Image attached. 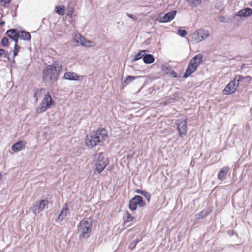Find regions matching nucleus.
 Wrapping results in <instances>:
<instances>
[{"label": "nucleus", "instance_id": "7c9ffc66", "mask_svg": "<svg viewBox=\"0 0 252 252\" xmlns=\"http://www.w3.org/2000/svg\"><path fill=\"white\" fill-rule=\"evenodd\" d=\"M8 40L7 39V38H3L2 40H1V44L3 45V46H7L8 45Z\"/></svg>", "mask_w": 252, "mask_h": 252}, {"label": "nucleus", "instance_id": "f8f14e48", "mask_svg": "<svg viewBox=\"0 0 252 252\" xmlns=\"http://www.w3.org/2000/svg\"><path fill=\"white\" fill-rule=\"evenodd\" d=\"M48 201L46 200H40L37 201L32 207V210L35 214H39L48 207Z\"/></svg>", "mask_w": 252, "mask_h": 252}, {"label": "nucleus", "instance_id": "c85d7f7f", "mask_svg": "<svg viewBox=\"0 0 252 252\" xmlns=\"http://www.w3.org/2000/svg\"><path fill=\"white\" fill-rule=\"evenodd\" d=\"M143 52V51H140L138 53H137V54H136L135 55H134L133 56V60L134 61H136L138 59H141V58H143V55L142 54V53Z\"/></svg>", "mask_w": 252, "mask_h": 252}, {"label": "nucleus", "instance_id": "412c9836", "mask_svg": "<svg viewBox=\"0 0 252 252\" xmlns=\"http://www.w3.org/2000/svg\"><path fill=\"white\" fill-rule=\"evenodd\" d=\"M155 58L152 54H146L143 57V61L145 64H152L155 62Z\"/></svg>", "mask_w": 252, "mask_h": 252}, {"label": "nucleus", "instance_id": "f704fd0d", "mask_svg": "<svg viewBox=\"0 0 252 252\" xmlns=\"http://www.w3.org/2000/svg\"><path fill=\"white\" fill-rule=\"evenodd\" d=\"M0 252H11L9 251L5 250V249H2V250L0 249Z\"/></svg>", "mask_w": 252, "mask_h": 252}, {"label": "nucleus", "instance_id": "cd10ccee", "mask_svg": "<svg viewBox=\"0 0 252 252\" xmlns=\"http://www.w3.org/2000/svg\"><path fill=\"white\" fill-rule=\"evenodd\" d=\"M188 32L185 30L179 29L178 30V34L181 37H185L187 35Z\"/></svg>", "mask_w": 252, "mask_h": 252}, {"label": "nucleus", "instance_id": "20e7f679", "mask_svg": "<svg viewBox=\"0 0 252 252\" xmlns=\"http://www.w3.org/2000/svg\"><path fill=\"white\" fill-rule=\"evenodd\" d=\"M94 163L95 171L100 173L109 165V157L104 152L98 153L95 155Z\"/></svg>", "mask_w": 252, "mask_h": 252}, {"label": "nucleus", "instance_id": "9b49d317", "mask_svg": "<svg viewBox=\"0 0 252 252\" xmlns=\"http://www.w3.org/2000/svg\"><path fill=\"white\" fill-rule=\"evenodd\" d=\"M176 10H171L158 18V21L161 23H167L172 21L177 15Z\"/></svg>", "mask_w": 252, "mask_h": 252}, {"label": "nucleus", "instance_id": "bb28decb", "mask_svg": "<svg viewBox=\"0 0 252 252\" xmlns=\"http://www.w3.org/2000/svg\"><path fill=\"white\" fill-rule=\"evenodd\" d=\"M20 47L16 43L15 46H14V48L13 50V56L14 57H16V56L18 55V53L19 52V50H20Z\"/></svg>", "mask_w": 252, "mask_h": 252}, {"label": "nucleus", "instance_id": "a878e982", "mask_svg": "<svg viewBox=\"0 0 252 252\" xmlns=\"http://www.w3.org/2000/svg\"><path fill=\"white\" fill-rule=\"evenodd\" d=\"M65 7L64 6H58L55 8L56 12L60 15H63L65 12Z\"/></svg>", "mask_w": 252, "mask_h": 252}, {"label": "nucleus", "instance_id": "aec40b11", "mask_svg": "<svg viewBox=\"0 0 252 252\" xmlns=\"http://www.w3.org/2000/svg\"><path fill=\"white\" fill-rule=\"evenodd\" d=\"M134 217L128 212H125L123 217V220L124 223H126L133 221Z\"/></svg>", "mask_w": 252, "mask_h": 252}, {"label": "nucleus", "instance_id": "58836bf2", "mask_svg": "<svg viewBox=\"0 0 252 252\" xmlns=\"http://www.w3.org/2000/svg\"><path fill=\"white\" fill-rule=\"evenodd\" d=\"M1 175L0 174V178L1 177Z\"/></svg>", "mask_w": 252, "mask_h": 252}, {"label": "nucleus", "instance_id": "4c0bfd02", "mask_svg": "<svg viewBox=\"0 0 252 252\" xmlns=\"http://www.w3.org/2000/svg\"><path fill=\"white\" fill-rule=\"evenodd\" d=\"M250 6H251L252 7V1L251 2V3H250Z\"/></svg>", "mask_w": 252, "mask_h": 252}, {"label": "nucleus", "instance_id": "4468645a", "mask_svg": "<svg viewBox=\"0 0 252 252\" xmlns=\"http://www.w3.org/2000/svg\"><path fill=\"white\" fill-rule=\"evenodd\" d=\"M203 61V56L201 54H199L194 56L189 62V63L192 66L197 68L200 65Z\"/></svg>", "mask_w": 252, "mask_h": 252}, {"label": "nucleus", "instance_id": "c756f323", "mask_svg": "<svg viewBox=\"0 0 252 252\" xmlns=\"http://www.w3.org/2000/svg\"><path fill=\"white\" fill-rule=\"evenodd\" d=\"M137 192L141 193L142 195H143L146 198V199L148 201H150L151 196H150V195L148 193H147L146 192H143V191H141V192L137 191Z\"/></svg>", "mask_w": 252, "mask_h": 252}, {"label": "nucleus", "instance_id": "2eb2a0df", "mask_svg": "<svg viewBox=\"0 0 252 252\" xmlns=\"http://www.w3.org/2000/svg\"><path fill=\"white\" fill-rule=\"evenodd\" d=\"M68 213V209L67 206H63L57 216L56 221L57 222H62L67 216Z\"/></svg>", "mask_w": 252, "mask_h": 252}, {"label": "nucleus", "instance_id": "473e14b6", "mask_svg": "<svg viewBox=\"0 0 252 252\" xmlns=\"http://www.w3.org/2000/svg\"><path fill=\"white\" fill-rule=\"evenodd\" d=\"M9 2H10L9 0H0V4H5L6 3H9Z\"/></svg>", "mask_w": 252, "mask_h": 252}, {"label": "nucleus", "instance_id": "393cba45", "mask_svg": "<svg viewBox=\"0 0 252 252\" xmlns=\"http://www.w3.org/2000/svg\"><path fill=\"white\" fill-rule=\"evenodd\" d=\"M228 171V167H224L222 168L218 173V177L220 179H222L226 175Z\"/></svg>", "mask_w": 252, "mask_h": 252}, {"label": "nucleus", "instance_id": "f3484780", "mask_svg": "<svg viewBox=\"0 0 252 252\" xmlns=\"http://www.w3.org/2000/svg\"><path fill=\"white\" fill-rule=\"evenodd\" d=\"M6 33L9 38L13 40L16 43L18 42L20 37V33L18 32L16 30H9L7 31Z\"/></svg>", "mask_w": 252, "mask_h": 252}, {"label": "nucleus", "instance_id": "72a5a7b5", "mask_svg": "<svg viewBox=\"0 0 252 252\" xmlns=\"http://www.w3.org/2000/svg\"><path fill=\"white\" fill-rule=\"evenodd\" d=\"M171 76H172V77H174V78H175V77H177V73H176V72H174V71L172 72L171 73Z\"/></svg>", "mask_w": 252, "mask_h": 252}, {"label": "nucleus", "instance_id": "e433bc0d", "mask_svg": "<svg viewBox=\"0 0 252 252\" xmlns=\"http://www.w3.org/2000/svg\"><path fill=\"white\" fill-rule=\"evenodd\" d=\"M4 23H5L4 22H2L0 23V25L1 26H3Z\"/></svg>", "mask_w": 252, "mask_h": 252}, {"label": "nucleus", "instance_id": "4be33fe9", "mask_svg": "<svg viewBox=\"0 0 252 252\" xmlns=\"http://www.w3.org/2000/svg\"><path fill=\"white\" fill-rule=\"evenodd\" d=\"M135 77L132 76H127L125 77L122 81V85L125 86L128 85L134 80Z\"/></svg>", "mask_w": 252, "mask_h": 252}, {"label": "nucleus", "instance_id": "39448f33", "mask_svg": "<svg viewBox=\"0 0 252 252\" xmlns=\"http://www.w3.org/2000/svg\"><path fill=\"white\" fill-rule=\"evenodd\" d=\"M92 226V220L91 218L83 219L78 225V230L80 236L82 237L87 238L91 232Z\"/></svg>", "mask_w": 252, "mask_h": 252}, {"label": "nucleus", "instance_id": "9d476101", "mask_svg": "<svg viewBox=\"0 0 252 252\" xmlns=\"http://www.w3.org/2000/svg\"><path fill=\"white\" fill-rule=\"evenodd\" d=\"M145 205V202L143 201L142 198L140 196H135L132 198L129 203V208L131 211H135L137 206L143 207Z\"/></svg>", "mask_w": 252, "mask_h": 252}, {"label": "nucleus", "instance_id": "423d86ee", "mask_svg": "<svg viewBox=\"0 0 252 252\" xmlns=\"http://www.w3.org/2000/svg\"><path fill=\"white\" fill-rule=\"evenodd\" d=\"M245 78L240 76H237L230 81L222 91L223 95H228L233 94L237 90L239 83Z\"/></svg>", "mask_w": 252, "mask_h": 252}, {"label": "nucleus", "instance_id": "6ab92c4d", "mask_svg": "<svg viewBox=\"0 0 252 252\" xmlns=\"http://www.w3.org/2000/svg\"><path fill=\"white\" fill-rule=\"evenodd\" d=\"M197 69L196 68L192 66L191 64L189 63H188L187 68L186 69V72H185L184 74V78H187L190 76L192 73L195 72L196 70Z\"/></svg>", "mask_w": 252, "mask_h": 252}, {"label": "nucleus", "instance_id": "f257e3e1", "mask_svg": "<svg viewBox=\"0 0 252 252\" xmlns=\"http://www.w3.org/2000/svg\"><path fill=\"white\" fill-rule=\"evenodd\" d=\"M108 135L104 129L98 131H92L87 133L84 138L85 146L89 149L96 147L100 142L107 139Z\"/></svg>", "mask_w": 252, "mask_h": 252}, {"label": "nucleus", "instance_id": "2f4dec72", "mask_svg": "<svg viewBox=\"0 0 252 252\" xmlns=\"http://www.w3.org/2000/svg\"><path fill=\"white\" fill-rule=\"evenodd\" d=\"M0 56H6V52L3 49H0Z\"/></svg>", "mask_w": 252, "mask_h": 252}, {"label": "nucleus", "instance_id": "b1692460", "mask_svg": "<svg viewBox=\"0 0 252 252\" xmlns=\"http://www.w3.org/2000/svg\"><path fill=\"white\" fill-rule=\"evenodd\" d=\"M185 1L191 7L198 6L202 3V0H185Z\"/></svg>", "mask_w": 252, "mask_h": 252}, {"label": "nucleus", "instance_id": "c9c22d12", "mask_svg": "<svg viewBox=\"0 0 252 252\" xmlns=\"http://www.w3.org/2000/svg\"><path fill=\"white\" fill-rule=\"evenodd\" d=\"M142 88V87H140V88L138 89L137 92H139V91L141 90Z\"/></svg>", "mask_w": 252, "mask_h": 252}, {"label": "nucleus", "instance_id": "ddd939ff", "mask_svg": "<svg viewBox=\"0 0 252 252\" xmlns=\"http://www.w3.org/2000/svg\"><path fill=\"white\" fill-rule=\"evenodd\" d=\"M252 15V9L250 8H244L235 14V17L240 18H247Z\"/></svg>", "mask_w": 252, "mask_h": 252}, {"label": "nucleus", "instance_id": "5701e85b", "mask_svg": "<svg viewBox=\"0 0 252 252\" xmlns=\"http://www.w3.org/2000/svg\"><path fill=\"white\" fill-rule=\"evenodd\" d=\"M19 38L24 40H30L31 38V36L28 32L21 31L20 32Z\"/></svg>", "mask_w": 252, "mask_h": 252}, {"label": "nucleus", "instance_id": "1a4fd4ad", "mask_svg": "<svg viewBox=\"0 0 252 252\" xmlns=\"http://www.w3.org/2000/svg\"><path fill=\"white\" fill-rule=\"evenodd\" d=\"M187 121L185 119H180L177 121V130L180 137H183L186 135L187 131Z\"/></svg>", "mask_w": 252, "mask_h": 252}, {"label": "nucleus", "instance_id": "a211bd4d", "mask_svg": "<svg viewBox=\"0 0 252 252\" xmlns=\"http://www.w3.org/2000/svg\"><path fill=\"white\" fill-rule=\"evenodd\" d=\"M64 77L66 80L72 81H78L81 79V77L75 73L68 72L64 74Z\"/></svg>", "mask_w": 252, "mask_h": 252}, {"label": "nucleus", "instance_id": "6e6552de", "mask_svg": "<svg viewBox=\"0 0 252 252\" xmlns=\"http://www.w3.org/2000/svg\"><path fill=\"white\" fill-rule=\"evenodd\" d=\"M71 41L76 46L84 47H93L94 43L93 41L86 39L78 32H74L71 35Z\"/></svg>", "mask_w": 252, "mask_h": 252}, {"label": "nucleus", "instance_id": "0eeeda50", "mask_svg": "<svg viewBox=\"0 0 252 252\" xmlns=\"http://www.w3.org/2000/svg\"><path fill=\"white\" fill-rule=\"evenodd\" d=\"M209 35L208 30L204 29H197L190 35L189 42L192 44H197L206 40Z\"/></svg>", "mask_w": 252, "mask_h": 252}, {"label": "nucleus", "instance_id": "f03ea898", "mask_svg": "<svg viewBox=\"0 0 252 252\" xmlns=\"http://www.w3.org/2000/svg\"><path fill=\"white\" fill-rule=\"evenodd\" d=\"M59 67L55 65L47 66L42 72V80L48 84H52L58 78Z\"/></svg>", "mask_w": 252, "mask_h": 252}, {"label": "nucleus", "instance_id": "7ed1b4c3", "mask_svg": "<svg viewBox=\"0 0 252 252\" xmlns=\"http://www.w3.org/2000/svg\"><path fill=\"white\" fill-rule=\"evenodd\" d=\"M35 95L36 97L43 96L39 107L40 112H44L54 105V102L50 94L45 90L42 89L38 90Z\"/></svg>", "mask_w": 252, "mask_h": 252}, {"label": "nucleus", "instance_id": "dca6fc26", "mask_svg": "<svg viewBox=\"0 0 252 252\" xmlns=\"http://www.w3.org/2000/svg\"><path fill=\"white\" fill-rule=\"evenodd\" d=\"M26 145V143L23 141H20L15 143L11 147V150L13 152L17 153L23 150Z\"/></svg>", "mask_w": 252, "mask_h": 252}]
</instances>
